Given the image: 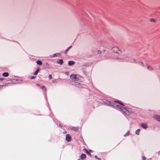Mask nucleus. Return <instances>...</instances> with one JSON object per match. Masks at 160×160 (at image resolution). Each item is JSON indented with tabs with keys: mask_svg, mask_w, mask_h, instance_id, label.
<instances>
[{
	"mask_svg": "<svg viewBox=\"0 0 160 160\" xmlns=\"http://www.w3.org/2000/svg\"><path fill=\"white\" fill-rule=\"evenodd\" d=\"M97 156H95V158H97Z\"/></svg>",
	"mask_w": 160,
	"mask_h": 160,
	"instance_id": "nucleus-32",
	"label": "nucleus"
},
{
	"mask_svg": "<svg viewBox=\"0 0 160 160\" xmlns=\"http://www.w3.org/2000/svg\"><path fill=\"white\" fill-rule=\"evenodd\" d=\"M78 160H80V159H78Z\"/></svg>",
	"mask_w": 160,
	"mask_h": 160,
	"instance_id": "nucleus-34",
	"label": "nucleus"
},
{
	"mask_svg": "<svg viewBox=\"0 0 160 160\" xmlns=\"http://www.w3.org/2000/svg\"><path fill=\"white\" fill-rule=\"evenodd\" d=\"M72 47V46H70V47H69L68 48H69V49L70 48H71Z\"/></svg>",
	"mask_w": 160,
	"mask_h": 160,
	"instance_id": "nucleus-31",
	"label": "nucleus"
},
{
	"mask_svg": "<svg viewBox=\"0 0 160 160\" xmlns=\"http://www.w3.org/2000/svg\"><path fill=\"white\" fill-rule=\"evenodd\" d=\"M140 129H138L136 131V134L137 135H138L139 134V132L140 131Z\"/></svg>",
	"mask_w": 160,
	"mask_h": 160,
	"instance_id": "nucleus-17",
	"label": "nucleus"
},
{
	"mask_svg": "<svg viewBox=\"0 0 160 160\" xmlns=\"http://www.w3.org/2000/svg\"><path fill=\"white\" fill-rule=\"evenodd\" d=\"M86 156L84 154H82L80 156V158L82 159L83 160L86 159Z\"/></svg>",
	"mask_w": 160,
	"mask_h": 160,
	"instance_id": "nucleus-7",
	"label": "nucleus"
},
{
	"mask_svg": "<svg viewBox=\"0 0 160 160\" xmlns=\"http://www.w3.org/2000/svg\"><path fill=\"white\" fill-rule=\"evenodd\" d=\"M71 129L75 131H77L78 130V128L76 127H72L71 128Z\"/></svg>",
	"mask_w": 160,
	"mask_h": 160,
	"instance_id": "nucleus-16",
	"label": "nucleus"
},
{
	"mask_svg": "<svg viewBox=\"0 0 160 160\" xmlns=\"http://www.w3.org/2000/svg\"><path fill=\"white\" fill-rule=\"evenodd\" d=\"M159 68H160V66H159Z\"/></svg>",
	"mask_w": 160,
	"mask_h": 160,
	"instance_id": "nucleus-35",
	"label": "nucleus"
},
{
	"mask_svg": "<svg viewBox=\"0 0 160 160\" xmlns=\"http://www.w3.org/2000/svg\"><path fill=\"white\" fill-rule=\"evenodd\" d=\"M4 79V78H0V80L1 81H3Z\"/></svg>",
	"mask_w": 160,
	"mask_h": 160,
	"instance_id": "nucleus-27",
	"label": "nucleus"
},
{
	"mask_svg": "<svg viewBox=\"0 0 160 160\" xmlns=\"http://www.w3.org/2000/svg\"><path fill=\"white\" fill-rule=\"evenodd\" d=\"M36 78V77L35 76H32L31 78L32 79H34Z\"/></svg>",
	"mask_w": 160,
	"mask_h": 160,
	"instance_id": "nucleus-26",
	"label": "nucleus"
},
{
	"mask_svg": "<svg viewBox=\"0 0 160 160\" xmlns=\"http://www.w3.org/2000/svg\"><path fill=\"white\" fill-rule=\"evenodd\" d=\"M39 71V70L37 69L35 72L33 73V75H37L38 72Z\"/></svg>",
	"mask_w": 160,
	"mask_h": 160,
	"instance_id": "nucleus-18",
	"label": "nucleus"
},
{
	"mask_svg": "<svg viewBox=\"0 0 160 160\" xmlns=\"http://www.w3.org/2000/svg\"><path fill=\"white\" fill-rule=\"evenodd\" d=\"M154 118L157 120L160 121V116L158 115H156L154 116Z\"/></svg>",
	"mask_w": 160,
	"mask_h": 160,
	"instance_id": "nucleus-8",
	"label": "nucleus"
},
{
	"mask_svg": "<svg viewBox=\"0 0 160 160\" xmlns=\"http://www.w3.org/2000/svg\"><path fill=\"white\" fill-rule=\"evenodd\" d=\"M101 51L100 50H99L98 51V54H101Z\"/></svg>",
	"mask_w": 160,
	"mask_h": 160,
	"instance_id": "nucleus-29",
	"label": "nucleus"
},
{
	"mask_svg": "<svg viewBox=\"0 0 160 160\" xmlns=\"http://www.w3.org/2000/svg\"><path fill=\"white\" fill-rule=\"evenodd\" d=\"M147 68L148 70L152 71L153 68L152 67L150 66H147Z\"/></svg>",
	"mask_w": 160,
	"mask_h": 160,
	"instance_id": "nucleus-14",
	"label": "nucleus"
},
{
	"mask_svg": "<svg viewBox=\"0 0 160 160\" xmlns=\"http://www.w3.org/2000/svg\"><path fill=\"white\" fill-rule=\"evenodd\" d=\"M69 50V48H67V49L66 50V51H65V52H66H66H67V51H68Z\"/></svg>",
	"mask_w": 160,
	"mask_h": 160,
	"instance_id": "nucleus-30",
	"label": "nucleus"
},
{
	"mask_svg": "<svg viewBox=\"0 0 160 160\" xmlns=\"http://www.w3.org/2000/svg\"><path fill=\"white\" fill-rule=\"evenodd\" d=\"M54 57H56V56L55 55H54Z\"/></svg>",
	"mask_w": 160,
	"mask_h": 160,
	"instance_id": "nucleus-33",
	"label": "nucleus"
},
{
	"mask_svg": "<svg viewBox=\"0 0 160 160\" xmlns=\"http://www.w3.org/2000/svg\"><path fill=\"white\" fill-rule=\"evenodd\" d=\"M9 74L8 72H5L2 74V76L4 77H7L8 76Z\"/></svg>",
	"mask_w": 160,
	"mask_h": 160,
	"instance_id": "nucleus-12",
	"label": "nucleus"
},
{
	"mask_svg": "<svg viewBox=\"0 0 160 160\" xmlns=\"http://www.w3.org/2000/svg\"><path fill=\"white\" fill-rule=\"evenodd\" d=\"M37 64L38 65H41L42 64V62L40 60H38L36 62Z\"/></svg>",
	"mask_w": 160,
	"mask_h": 160,
	"instance_id": "nucleus-13",
	"label": "nucleus"
},
{
	"mask_svg": "<svg viewBox=\"0 0 160 160\" xmlns=\"http://www.w3.org/2000/svg\"><path fill=\"white\" fill-rule=\"evenodd\" d=\"M49 78L50 79H52V75L51 74H50L49 75Z\"/></svg>",
	"mask_w": 160,
	"mask_h": 160,
	"instance_id": "nucleus-24",
	"label": "nucleus"
},
{
	"mask_svg": "<svg viewBox=\"0 0 160 160\" xmlns=\"http://www.w3.org/2000/svg\"><path fill=\"white\" fill-rule=\"evenodd\" d=\"M40 88L43 91H46V88L44 86L41 87Z\"/></svg>",
	"mask_w": 160,
	"mask_h": 160,
	"instance_id": "nucleus-15",
	"label": "nucleus"
},
{
	"mask_svg": "<svg viewBox=\"0 0 160 160\" xmlns=\"http://www.w3.org/2000/svg\"><path fill=\"white\" fill-rule=\"evenodd\" d=\"M138 64L141 65V66H144V64L141 62H138Z\"/></svg>",
	"mask_w": 160,
	"mask_h": 160,
	"instance_id": "nucleus-19",
	"label": "nucleus"
},
{
	"mask_svg": "<svg viewBox=\"0 0 160 160\" xmlns=\"http://www.w3.org/2000/svg\"><path fill=\"white\" fill-rule=\"evenodd\" d=\"M150 21L151 22H153L154 21V20L153 19L151 18L150 19Z\"/></svg>",
	"mask_w": 160,
	"mask_h": 160,
	"instance_id": "nucleus-23",
	"label": "nucleus"
},
{
	"mask_svg": "<svg viewBox=\"0 0 160 160\" xmlns=\"http://www.w3.org/2000/svg\"><path fill=\"white\" fill-rule=\"evenodd\" d=\"M142 160H145L146 159V158L144 156H142Z\"/></svg>",
	"mask_w": 160,
	"mask_h": 160,
	"instance_id": "nucleus-22",
	"label": "nucleus"
},
{
	"mask_svg": "<svg viewBox=\"0 0 160 160\" xmlns=\"http://www.w3.org/2000/svg\"><path fill=\"white\" fill-rule=\"evenodd\" d=\"M114 102H118V103L119 104H120V105H122V106H124V105L122 104L121 102H119V101H115Z\"/></svg>",
	"mask_w": 160,
	"mask_h": 160,
	"instance_id": "nucleus-20",
	"label": "nucleus"
},
{
	"mask_svg": "<svg viewBox=\"0 0 160 160\" xmlns=\"http://www.w3.org/2000/svg\"><path fill=\"white\" fill-rule=\"evenodd\" d=\"M71 137L69 134H67L66 136V139L68 142L71 141Z\"/></svg>",
	"mask_w": 160,
	"mask_h": 160,
	"instance_id": "nucleus-6",
	"label": "nucleus"
},
{
	"mask_svg": "<svg viewBox=\"0 0 160 160\" xmlns=\"http://www.w3.org/2000/svg\"><path fill=\"white\" fill-rule=\"evenodd\" d=\"M63 62V60L62 59H60L57 61V63L60 65H62Z\"/></svg>",
	"mask_w": 160,
	"mask_h": 160,
	"instance_id": "nucleus-10",
	"label": "nucleus"
},
{
	"mask_svg": "<svg viewBox=\"0 0 160 160\" xmlns=\"http://www.w3.org/2000/svg\"><path fill=\"white\" fill-rule=\"evenodd\" d=\"M112 50L115 53H117L118 54H120L121 51L118 47H114L112 48Z\"/></svg>",
	"mask_w": 160,
	"mask_h": 160,
	"instance_id": "nucleus-2",
	"label": "nucleus"
},
{
	"mask_svg": "<svg viewBox=\"0 0 160 160\" xmlns=\"http://www.w3.org/2000/svg\"><path fill=\"white\" fill-rule=\"evenodd\" d=\"M4 86V85H0V89L1 88H2Z\"/></svg>",
	"mask_w": 160,
	"mask_h": 160,
	"instance_id": "nucleus-28",
	"label": "nucleus"
},
{
	"mask_svg": "<svg viewBox=\"0 0 160 160\" xmlns=\"http://www.w3.org/2000/svg\"><path fill=\"white\" fill-rule=\"evenodd\" d=\"M74 64V62L72 61H69L68 62V65L69 66H72Z\"/></svg>",
	"mask_w": 160,
	"mask_h": 160,
	"instance_id": "nucleus-11",
	"label": "nucleus"
},
{
	"mask_svg": "<svg viewBox=\"0 0 160 160\" xmlns=\"http://www.w3.org/2000/svg\"><path fill=\"white\" fill-rule=\"evenodd\" d=\"M141 126L144 129H146L148 128V126L146 124H141Z\"/></svg>",
	"mask_w": 160,
	"mask_h": 160,
	"instance_id": "nucleus-9",
	"label": "nucleus"
},
{
	"mask_svg": "<svg viewBox=\"0 0 160 160\" xmlns=\"http://www.w3.org/2000/svg\"><path fill=\"white\" fill-rule=\"evenodd\" d=\"M123 59H124V61H130L131 62H135L134 60H132L131 58H130L128 57V56H125V58H124Z\"/></svg>",
	"mask_w": 160,
	"mask_h": 160,
	"instance_id": "nucleus-4",
	"label": "nucleus"
},
{
	"mask_svg": "<svg viewBox=\"0 0 160 160\" xmlns=\"http://www.w3.org/2000/svg\"><path fill=\"white\" fill-rule=\"evenodd\" d=\"M103 102L106 103L107 105L111 106H114V103L112 102L107 100L106 99H104L103 100Z\"/></svg>",
	"mask_w": 160,
	"mask_h": 160,
	"instance_id": "nucleus-3",
	"label": "nucleus"
},
{
	"mask_svg": "<svg viewBox=\"0 0 160 160\" xmlns=\"http://www.w3.org/2000/svg\"><path fill=\"white\" fill-rule=\"evenodd\" d=\"M116 106L118 110L122 112L124 115H129V112L126 108L119 105H117Z\"/></svg>",
	"mask_w": 160,
	"mask_h": 160,
	"instance_id": "nucleus-1",
	"label": "nucleus"
},
{
	"mask_svg": "<svg viewBox=\"0 0 160 160\" xmlns=\"http://www.w3.org/2000/svg\"><path fill=\"white\" fill-rule=\"evenodd\" d=\"M36 86H37L38 87H39L40 88H41V86H40V85L38 83L36 84Z\"/></svg>",
	"mask_w": 160,
	"mask_h": 160,
	"instance_id": "nucleus-25",
	"label": "nucleus"
},
{
	"mask_svg": "<svg viewBox=\"0 0 160 160\" xmlns=\"http://www.w3.org/2000/svg\"><path fill=\"white\" fill-rule=\"evenodd\" d=\"M129 131H128L127 132V133L126 134H125L124 135V137H126V136H128V135H129Z\"/></svg>",
	"mask_w": 160,
	"mask_h": 160,
	"instance_id": "nucleus-21",
	"label": "nucleus"
},
{
	"mask_svg": "<svg viewBox=\"0 0 160 160\" xmlns=\"http://www.w3.org/2000/svg\"><path fill=\"white\" fill-rule=\"evenodd\" d=\"M70 78L72 79H74L75 81H78V79L77 77V75L75 74L71 75Z\"/></svg>",
	"mask_w": 160,
	"mask_h": 160,
	"instance_id": "nucleus-5",
	"label": "nucleus"
}]
</instances>
